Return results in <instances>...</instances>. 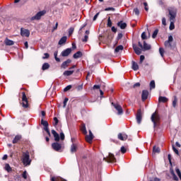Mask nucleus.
Returning a JSON list of instances; mask_svg holds the SVG:
<instances>
[{
	"label": "nucleus",
	"mask_w": 181,
	"mask_h": 181,
	"mask_svg": "<svg viewBox=\"0 0 181 181\" xmlns=\"http://www.w3.org/2000/svg\"><path fill=\"white\" fill-rule=\"evenodd\" d=\"M81 131L83 134V135H87V129L86 128V124L82 125Z\"/></svg>",
	"instance_id": "nucleus-34"
},
{
	"label": "nucleus",
	"mask_w": 181,
	"mask_h": 181,
	"mask_svg": "<svg viewBox=\"0 0 181 181\" xmlns=\"http://www.w3.org/2000/svg\"><path fill=\"white\" fill-rule=\"evenodd\" d=\"M54 56L56 62H60V58L57 57V51L54 52Z\"/></svg>",
	"instance_id": "nucleus-41"
},
{
	"label": "nucleus",
	"mask_w": 181,
	"mask_h": 181,
	"mask_svg": "<svg viewBox=\"0 0 181 181\" xmlns=\"http://www.w3.org/2000/svg\"><path fill=\"white\" fill-rule=\"evenodd\" d=\"M66 136H64V133H63V132H62L60 133V138L59 139H61V141H64Z\"/></svg>",
	"instance_id": "nucleus-46"
},
{
	"label": "nucleus",
	"mask_w": 181,
	"mask_h": 181,
	"mask_svg": "<svg viewBox=\"0 0 181 181\" xmlns=\"http://www.w3.org/2000/svg\"><path fill=\"white\" fill-rule=\"evenodd\" d=\"M45 57H42V59L45 60L46 59H49L50 57V54H49V53H45L44 54Z\"/></svg>",
	"instance_id": "nucleus-51"
},
{
	"label": "nucleus",
	"mask_w": 181,
	"mask_h": 181,
	"mask_svg": "<svg viewBox=\"0 0 181 181\" xmlns=\"http://www.w3.org/2000/svg\"><path fill=\"white\" fill-rule=\"evenodd\" d=\"M72 87H73V86H72L71 85H69V86H66V87L64 88V93L69 91V90H71V88H72Z\"/></svg>",
	"instance_id": "nucleus-42"
},
{
	"label": "nucleus",
	"mask_w": 181,
	"mask_h": 181,
	"mask_svg": "<svg viewBox=\"0 0 181 181\" xmlns=\"http://www.w3.org/2000/svg\"><path fill=\"white\" fill-rule=\"evenodd\" d=\"M77 152V144H72L71 146V153H76Z\"/></svg>",
	"instance_id": "nucleus-22"
},
{
	"label": "nucleus",
	"mask_w": 181,
	"mask_h": 181,
	"mask_svg": "<svg viewBox=\"0 0 181 181\" xmlns=\"http://www.w3.org/2000/svg\"><path fill=\"white\" fill-rule=\"evenodd\" d=\"M174 21H171L170 24V27L169 29L170 30H173V29H175V23H173Z\"/></svg>",
	"instance_id": "nucleus-37"
},
{
	"label": "nucleus",
	"mask_w": 181,
	"mask_h": 181,
	"mask_svg": "<svg viewBox=\"0 0 181 181\" xmlns=\"http://www.w3.org/2000/svg\"><path fill=\"white\" fill-rule=\"evenodd\" d=\"M71 63V59H68L66 61L64 62L61 65V69H67L69 67V64Z\"/></svg>",
	"instance_id": "nucleus-17"
},
{
	"label": "nucleus",
	"mask_w": 181,
	"mask_h": 181,
	"mask_svg": "<svg viewBox=\"0 0 181 181\" xmlns=\"http://www.w3.org/2000/svg\"><path fill=\"white\" fill-rule=\"evenodd\" d=\"M68 102H69L68 98H65V99H64V103H63V104H64V105H63L64 108H66V106L67 105V103H68Z\"/></svg>",
	"instance_id": "nucleus-47"
},
{
	"label": "nucleus",
	"mask_w": 181,
	"mask_h": 181,
	"mask_svg": "<svg viewBox=\"0 0 181 181\" xmlns=\"http://www.w3.org/2000/svg\"><path fill=\"white\" fill-rule=\"evenodd\" d=\"M4 169L6 170V172H8V173H11V172H12V168L8 163L5 164Z\"/></svg>",
	"instance_id": "nucleus-28"
},
{
	"label": "nucleus",
	"mask_w": 181,
	"mask_h": 181,
	"mask_svg": "<svg viewBox=\"0 0 181 181\" xmlns=\"http://www.w3.org/2000/svg\"><path fill=\"white\" fill-rule=\"evenodd\" d=\"M153 153H160V148L156 146H154L153 147Z\"/></svg>",
	"instance_id": "nucleus-32"
},
{
	"label": "nucleus",
	"mask_w": 181,
	"mask_h": 181,
	"mask_svg": "<svg viewBox=\"0 0 181 181\" xmlns=\"http://www.w3.org/2000/svg\"><path fill=\"white\" fill-rule=\"evenodd\" d=\"M117 139H119V141H127V139H128V135L125 133H119L117 134Z\"/></svg>",
	"instance_id": "nucleus-14"
},
{
	"label": "nucleus",
	"mask_w": 181,
	"mask_h": 181,
	"mask_svg": "<svg viewBox=\"0 0 181 181\" xmlns=\"http://www.w3.org/2000/svg\"><path fill=\"white\" fill-rule=\"evenodd\" d=\"M141 39H142V40H145L146 39V33H145V32L142 33Z\"/></svg>",
	"instance_id": "nucleus-54"
},
{
	"label": "nucleus",
	"mask_w": 181,
	"mask_h": 181,
	"mask_svg": "<svg viewBox=\"0 0 181 181\" xmlns=\"http://www.w3.org/2000/svg\"><path fill=\"white\" fill-rule=\"evenodd\" d=\"M149 97V91L148 90H144L141 93V101H146Z\"/></svg>",
	"instance_id": "nucleus-13"
},
{
	"label": "nucleus",
	"mask_w": 181,
	"mask_h": 181,
	"mask_svg": "<svg viewBox=\"0 0 181 181\" xmlns=\"http://www.w3.org/2000/svg\"><path fill=\"white\" fill-rule=\"evenodd\" d=\"M132 70H134V71H136V70H139V66L138 65V64L135 62H132Z\"/></svg>",
	"instance_id": "nucleus-27"
},
{
	"label": "nucleus",
	"mask_w": 181,
	"mask_h": 181,
	"mask_svg": "<svg viewBox=\"0 0 181 181\" xmlns=\"http://www.w3.org/2000/svg\"><path fill=\"white\" fill-rule=\"evenodd\" d=\"M112 105L114 106L115 110L117 111V115H122L124 114V110H122V105L114 103H112Z\"/></svg>",
	"instance_id": "nucleus-7"
},
{
	"label": "nucleus",
	"mask_w": 181,
	"mask_h": 181,
	"mask_svg": "<svg viewBox=\"0 0 181 181\" xmlns=\"http://www.w3.org/2000/svg\"><path fill=\"white\" fill-rule=\"evenodd\" d=\"M21 139H22V136L16 135L13 139V144H18V142H19V141H21Z\"/></svg>",
	"instance_id": "nucleus-24"
},
{
	"label": "nucleus",
	"mask_w": 181,
	"mask_h": 181,
	"mask_svg": "<svg viewBox=\"0 0 181 181\" xmlns=\"http://www.w3.org/2000/svg\"><path fill=\"white\" fill-rule=\"evenodd\" d=\"M22 105L23 108H29V100H28V97L25 92H22Z\"/></svg>",
	"instance_id": "nucleus-3"
},
{
	"label": "nucleus",
	"mask_w": 181,
	"mask_h": 181,
	"mask_svg": "<svg viewBox=\"0 0 181 181\" xmlns=\"http://www.w3.org/2000/svg\"><path fill=\"white\" fill-rule=\"evenodd\" d=\"M73 57L74 59H80V57H83V52L78 51L73 55Z\"/></svg>",
	"instance_id": "nucleus-21"
},
{
	"label": "nucleus",
	"mask_w": 181,
	"mask_h": 181,
	"mask_svg": "<svg viewBox=\"0 0 181 181\" xmlns=\"http://www.w3.org/2000/svg\"><path fill=\"white\" fill-rule=\"evenodd\" d=\"M156 85H155V81H151L150 82V88L152 90V88H155Z\"/></svg>",
	"instance_id": "nucleus-44"
},
{
	"label": "nucleus",
	"mask_w": 181,
	"mask_h": 181,
	"mask_svg": "<svg viewBox=\"0 0 181 181\" xmlns=\"http://www.w3.org/2000/svg\"><path fill=\"white\" fill-rule=\"evenodd\" d=\"M176 104H177V97L174 96V100H173V107L174 108L176 107Z\"/></svg>",
	"instance_id": "nucleus-36"
},
{
	"label": "nucleus",
	"mask_w": 181,
	"mask_h": 181,
	"mask_svg": "<svg viewBox=\"0 0 181 181\" xmlns=\"http://www.w3.org/2000/svg\"><path fill=\"white\" fill-rule=\"evenodd\" d=\"M162 24H163L164 26H166V18H162Z\"/></svg>",
	"instance_id": "nucleus-61"
},
{
	"label": "nucleus",
	"mask_w": 181,
	"mask_h": 181,
	"mask_svg": "<svg viewBox=\"0 0 181 181\" xmlns=\"http://www.w3.org/2000/svg\"><path fill=\"white\" fill-rule=\"evenodd\" d=\"M74 32V28H70L69 29V35L71 36V35H73V33Z\"/></svg>",
	"instance_id": "nucleus-53"
},
{
	"label": "nucleus",
	"mask_w": 181,
	"mask_h": 181,
	"mask_svg": "<svg viewBox=\"0 0 181 181\" xmlns=\"http://www.w3.org/2000/svg\"><path fill=\"white\" fill-rule=\"evenodd\" d=\"M88 41V35H85L84 38L82 40V42H87Z\"/></svg>",
	"instance_id": "nucleus-57"
},
{
	"label": "nucleus",
	"mask_w": 181,
	"mask_h": 181,
	"mask_svg": "<svg viewBox=\"0 0 181 181\" xmlns=\"http://www.w3.org/2000/svg\"><path fill=\"white\" fill-rule=\"evenodd\" d=\"M112 32H114V33H117V28L115 26L112 27Z\"/></svg>",
	"instance_id": "nucleus-64"
},
{
	"label": "nucleus",
	"mask_w": 181,
	"mask_h": 181,
	"mask_svg": "<svg viewBox=\"0 0 181 181\" xmlns=\"http://www.w3.org/2000/svg\"><path fill=\"white\" fill-rule=\"evenodd\" d=\"M107 27L108 28H111V26H112V21H111V17H109L107 18Z\"/></svg>",
	"instance_id": "nucleus-39"
},
{
	"label": "nucleus",
	"mask_w": 181,
	"mask_h": 181,
	"mask_svg": "<svg viewBox=\"0 0 181 181\" xmlns=\"http://www.w3.org/2000/svg\"><path fill=\"white\" fill-rule=\"evenodd\" d=\"M46 14V11H39L35 16L31 17L30 21H40L42 16Z\"/></svg>",
	"instance_id": "nucleus-6"
},
{
	"label": "nucleus",
	"mask_w": 181,
	"mask_h": 181,
	"mask_svg": "<svg viewBox=\"0 0 181 181\" xmlns=\"http://www.w3.org/2000/svg\"><path fill=\"white\" fill-rule=\"evenodd\" d=\"M151 122H153L154 129H159L160 127V116L158 112H155L151 117Z\"/></svg>",
	"instance_id": "nucleus-1"
},
{
	"label": "nucleus",
	"mask_w": 181,
	"mask_h": 181,
	"mask_svg": "<svg viewBox=\"0 0 181 181\" xmlns=\"http://www.w3.org/2000/svg\"><path fill=\"white\" fill-rule=\"evenodd\" d=\"M70 53H71V48H67L62 52L61 56H62V57H67Z\"/></svg>",
	"instance_id": "nucleus-15"
},
{
	"label": "nucleus",
	"mask_w": 181,
	"mask_h": 181,
	"mask_svg": "<svg viewBox=\"0 0 181 181\" xmlns=\"http://www.w3.org/2000/svg\"><path fill=\"white\" fill-rule=\"evenodd\" d=\"M136 119L137 124H141L142 122V110L141 109H139L137 110V113L136 115Z\"/></svg>",
	"instance_id": "nucleus-10"
},
{
	"label": "nucleus",
	"mask_w": 181,
	"mask_h": 181,
	"mask_svg": "<svg viewBox=\"0 0 181 181\" xmlns=\"http://www.w3.org/2000/svg\"><path fill=\"white\" fill-rule=\"evenodd\" d=\"M4 43L6 46H13L15 45V42L13 40H9L8 37L5 39Z\"/></svg>",
	"instance_id": "nucleus-19"
},
{
	"label": "nucleus",
	"mask_w": 181,
	"mask_h": 181,
	"mask_svg": "<svg viewBox=\"0 0 181 181\" xmlns=\"http://www.w3.org/2000/svg\"><path fill=\"white\" fill-rule=\"evenodd\" d=\"M117 26L120 28V29H125L127 28V23H124V21H120L117 23Z\"/></svg>",
	"instance_id": "nucleus-20"
},
{
	"label": "nucleus",
	"mask_w": 181,
	"mask_h": 181,
	"mask_svg": "<svg viewBox=\"0 0 181 181\" xmlns=\"http://www.w3.org/2000/svg\"><path fill=\"white\" fill-rule=\"evenodd\" d=\"M175 172L178 176V177H180V180H181V173H180V170L178 168H175Z\"/></svg>",
	"instance_id": "nucleus-40"
},
{
	"label": "nucleus",
	"mask_w": 181,
	"mask_h": 181,
	"mask_svg": "<svg viewBox=\"0 0 181 181\" xmlns=\"http://www.w3.org/2000/svg\"><path fill=\"white\" fill-rule=\"evenodd\" d=\"M159 53L161 56V57H163L164 54H165V49L162 47L159 48Z\"/></svg>",
	"instance_id": "nucleus-38"
},
{
	"label": "nucleus",
	"mask_w": 181,
	"mask_h": 181,
	"mask_svg": "<svg viewBox=\"0 0 181 181\" xmlns=\"http://www.w3.org/2000/svg\"><path fill=\"white\" fill-rule=\"evenodd\" d=\"M138 45L141 48V49L143 50V52H145L146 50H151V45H148V43H146L145 41H144V45H142V43H141V42H138Z\"/></svg>",
	"instance_id": "nucleus-8"
},
{
	"label": "nucleus",
	"mask_w": 181,
	"mask_h": 181,
	"mask_svg": "<svg viewBox=\"0 0 181 181\" xmlns=\"http://www.w3.org/2000/svg\"><path fill=\"white\" fill-rule=\"evenodd\" d=\"M169 101V99L165 96H160L158 98V103H168Z\"/></svg>",
	"instance_id": "nucleus-23"
},
{
	"label": "nucleus",
	"mask_w": 181,
	"mask_h": 181,
	"mask_svg": "<svg viewBox=\"0 0 181 181\" xmlns=\"http://www.w3.org/2000/svg\"><path fill=\"white\" fill-rule=\"evenodd\" d=\"M133 49L134 51V52L136 53V54H138L139 56V54H141L142 53V49H141V48L138 47V46H136V45L133 44Z\"/></svg>",
	"instance_id": "nucleus-18"
},
{
	"label": "nucleus",
	"mask_w": 181,
	"mask_h": 181,
	"mask_svg": "<svg viewBox=\"0 0 181 181\" xmlns=\"http://www.w3.org/2000/svg\"><path fill=\"white\" fill-rule=\"evenodd\" d=\"M122 36H123L122 33H119L117 37V40H119L122 39Z\"/></svg>",
	"instance_id": "nucleus-58"
},
{
	"label": "nucleus",
	"mask_w": 181,
	"mask_h": 181,
	"mask_svg": "<svg viewBox=\"0 0 181 181\" xmlns=\"http://www.w3.org/2000/svg\"><path fill=\"white\" fill-rule=\"evenodd\" d=\"M158 33H159V30H155L152 35L153 39H156V37L158 36Z\"/></svg>",
	"instance_id": "nucleus-35"
},
{
	"label": "nucleus",
	"mask_w": 181,
	"mask_h": 181,
	"mask_svg": "<svg viewBox=\"0 0 181 181\" xmlns=\"http://www.w3.org/2000/svg\"><path fill=\"white\" fill-rule=\"evenodd\" d=\"M21 162L24 166H30L32 159H30V154L29 151L23 152L21 156Z\"/></svg>",
	"instance_id": "nucleus-2"
},
{
	"label": "nucleus",
	"mask_w": 181,
	"mask_h": 181,
	"mask_svg": "<svg viewBox=\"0 0 181 181\" xmlns=\"http://www.w3.org/2000/svg\"><path fill=\"white\" fill-rule=\"evenodd\" d=\"M52 148L54 149V151H56V152H60V150L62 148V144H59V141L52 143Z\"/></svg>",
	"instance_id": "nucleus-9"
},
{
	"label": "nucleus",
	"mask_w": 181,
	"mask_h": 181,
	"mask_svg": "<svg viewBox=\"0 0 181 181\" xmlns=\"http://www.w3.org/2000/svg\"><path fill=\"white\" fill-rule=\"evenodd\" d=\"M21 35L23 37H29V36H30V31H29V30H28V29L21 28Z\"/></svg>",
	"instance_id": "nucleus-11"
},
{
	"label": "nucleus",
	"mask_w": 181,
	"mask_h": 181,
	"mask_svg": "<svg viewBox=\"0 0 181 181\" xmlns=\"http://www.w3.org/2000/svg\"><path fill=\"white\" fill-rule=\"evenodd\" d=\"M172 42H173V36L170 35L168 37V40L165 41V42H164L165 47H170V48H172V44H171Z\"/></svg>",
	"instance_id": "nucleus-12"
},
{
	"label": "nucleus",
	"mask_w": 181,
	"mask_h": 181,
	"mask_svg": "<svg viewBox=\"0 0 181 181\" xmlns=\"http://www.w3.org/2000/svg\"><path fill=\"white\" fill-rule=\"evenodd\" d=\"M100 88V85L93 86V90H99Z\"/></svg>",
	"instance_id": "nucleus-63"
},
{
	"label": "nucleus",
	"mask_w": 181,
	"mask_h": 181,
	"mask_svg": "<svg viewBox=\"0 0 181 181\" xmlns=\"http://www.w3.org/2000/svg\"><path fill=\"white\" fill-rule=\"evenodd\" d=\"M119 50H124V46H122V45H118V46L115 49V53H119Z\"/></svg>",
	"instance_id": "nucleus-33"
},
{
	"label": "nucleus",
	"mask_w": 181,
	"mask_h": 181,
	"mask_svg": "<svg viewBox=\"0 0 181 181\" xmlns=\"http://www.w3.org/2000/svg\"><path fill=\"white\" fill-rule=\"evenodd\" d=\"M104 160L108 162V163H115V162H117V158H115L114 154L109 153L108 156L107 158H104Z\"/></svg>",
	"instance_id": "nucleus-5"
},
{
	"label": "nucleus",
	"mask_w": 181,
	"mask_h": 181,
	"mask_svg": "<svg viewBox=\"0 0 181 181\" xmlns=\"http://www.w3.org/2000/svg\"><path fill=\"white\" fill-rule=\"evenodd\" d=\"M51 132H52V135L54 136L55 142H59L60 141V136L59 135V134L54 129H52L51 131Z\"/></svg>",
	"instance_id": "nucleus-16"
},
{
	"label": "nucleus",
	"mask_w": 181,
	"mask_h": 181,
	"mask_svg": "<svg viewBox=\"0 0 181 181\" xmlns=\"http://www.w3.org/2000/svg\"><path fill=\"white\" fill-rule=\"evenodd\" d=\"M41 125H43L44 130L46 129V128H49V122L43 119H41Z\"/></svg>",
	"instance_id": "nucleus-26"
},
{
	"label": "nucleus",
	"mask_w": 181,
	"mask_h": 181,
	"mask_svg": "<svg viewBox=\"0 0 181 181\" xmlns=\"http://www.w3.org/2000/svg\"><path fill=\"white\" fill-rule=\"evenodd\" d=\"M76 88L78 91H81L83 90V85H79Z\"/></svg>",
	"instance_id": "nucleus-62"
},
{
	"label": "nucleus",
	"mask_w": 181,
	"mask_h": 181,
	"mask_svg": "<svg viewBox=\"0 0 181 181\" xmlns=\"http://www.w3.org/2000/svg\"><path fill=\"white\" fill-rule=\"evenodd\" d=\"M22 176H23V179H25V180L28 179V172L27 171H24L23 173Z\"/></svg>",
	"instance_id": "nucleus-50"
},
{
	"label": "nucleus",
	"mask_w": 181,
	"mask_h": 181,
	"mask_svg": "<svg viewBox=\"0 0 181 181\" xmlns=\"http://www.w3.org/2000/svg\"><path fill=\"white\" fill-rule=\"evenodd\" d=\"M169 16H170V21H175L176 19V13H177V11L175 8H170L168 9Z\"/></svg>",
	"instance_id": "nucleus-4"
},
{
	"label": "nucleus",
	"mask_w": 181,
	"mask_h": 181,
	"mask_svg": "<svg viewBox=\"0 0 181 181\" xmlns=\"http://www.w3.org/2000/svg\"><path fill=\"white\" fill-rule=\"evenodd\" d=\"M173 150L174 151L175 153H176L177 155H179V150H177V148L175 147V145H173Z\"/></svg>",
	"instance_id": "nucleus-52"
},
{
	"label": "nucleus",
	"mask_w": 181,
	"mask_h": 181,
	"mask_svg": "<svg viewBox=\"0 0 181 181\" xmlns=\"http://www.w3.org/2000/svg\"><path fill=\"white\" fill-rule=\"evenodd\" d=\"M168 160L170 162V165H172V155L168 154Z\"/></svg>",
	"instance_id": "nucleus-60"
},
{
	"label": "nucleus",
	"mask_w": 181,
	"mask_h": 181,
	"mask_svg": "<svg viewBox=\"0 0 181 181\" xmlns=\"http://www.w3.org/2000/svg\"><path fill=\"white\" fill-rule=\"evenodd\" d=\"M144 60H145V56L141 55L140 56V61H139L140 64H142V63H144Z\"/></svg>",
	"instance_id": "nucleus-49"
},
{
	"label": "nucleus",
	"mask_w": 181,
	"mask_h": 181,
	"mask_svg": "<svg viewBox=\"0 0 181 181\" xmlns=\"http://www.w3.org/2000/svg\"><path fill=\"white\" fill-rule=\"evenodd\" d=\"M93 139H94V137H92L91 136L89 135L86 136V141L88 144H91V142H93Z\"/></svg>",
	"instance_id": "nucleus-31"
},
{
	"label": "nucleus",
	"mask_w": 181,
	"mask_h": 181,
	"mask_svg": "<svg viewBox=\"0 0 181 181\" xmlns=\"http://www.w3.org/2000/svg\"><path fill=\"white\" fill-rule=\"evenodd\" d=\"M45 131L47 132V135L49 136H52V134H50V130H49V128H46Z\"/></svg>",
	"instance_id": "nucleus-59"
},
{
	"label": "nucleus",
	"mask_w": 181,
	"mask_h": 181,
	"mask_svg": "<svg viewBox=\"0 0 181 181\" xmlns=\"http://www.w3.org/2000/svg\"><path fill=\"white\" fill-rule=\"evenodd\" d=\"M134 13H135V15H136L137 16L139 15L140 12H139V9L138 8H135L133 10Z\"/></svg>",
	"instance_id": "nucleus-45"
},
{
	"label": "nucleus",
	"mask_w": 181,
	"mask_h": 181,
	"mask_svg": "<svg viewBox=\"0 0 181 181\" xmlns=\"http://www.w3.org/2000/svg\"><path fill=\"white\" fill-rule=\"evenodd\" d=\"M120 152H122V153H127V148H125V146H122L120 148Z\"/></svg>",
	"instance_id": "nucleus-43"
},
{
	"label": "nucleus",
	"mask_w": 181,
	"mask_h": 181,
	"mask_svg": "<svg viewBox=\"0 0 181 181\" xmlns=\"http://www.w3.org/2000/svg\"><path fill=\"white\" fill-rule=\"evenodd\" d=\"M49 69H50V64H49V63L45 62L42 64V70H43V71H45V70H47Z\"/></svg>",
	"instance_id": "nucleus-29"
},
{
	"label": "nucleus",
	"mask_w": 181,
	"mask_h": 181,
	"mask_svg": "<svg viewBox=\"0 0 181 181\" xmlns=\"http://www.w3.org/2000/svg\"><path fill=\"white\" fill-rule=\"evenodd\" d=\"M66 42H67V37H66V36H64V37H62L59 40V42H58V45H64V43H66Z\"/></svg>",
	"instance_id": "nucleus-25"
},
{
	"label": "nucleus",
	"mask_w": 181,
	"mask_h": 181,
	"mask_svg": "<svg viewBox=\"0 0 181 181\" xmlns=\"http://www.w3.org/2000/svg\"><path fill=\"white\" fill-rule=\"evenodd\" d=\"M136 87H141V83L137 82L133 85V88H136Z\"/></svg>",
	"instance_id": "nucleus-55"
},
{
	"label": "nucleus",
	"mask_w": 181,
	"mask_h": 181,
	"mask_svg": "<svg viewBox=\"0 0 181 181\" xmlns=\"http://www.w3.org/2000/svg\"><path fill=\"white\" fill-rule=\"evenodd\" d=\"M105 11H115V8L114 7H109V8H105Z\"/></svg>",
	"instance_id": "nucleus-56"
},
{
	"label": "nucleus",
	"mask_w": 181,
	"mask_h": 181,
	"mask_svg": "<svg viewBox=\"0 0 181 181\" xmlns=\"http://www.w3.org/2000/svg\"><path fill=\"white\" fill-rule=\"evenodd\" d=\"M54 124H53L54 127H56L59 124V119L57 117H54Z\"/></svg>",
	"instance_id": "nucleus-48"
},
{
	"label": "nucleus",
	"mask_w": 181,
	"mask_h": 181,
	"mask_svg": "<svg viewBox=\"0 0 181 181\" xmlns=\"http://www.w3.org/2000/svg\"><path fill=\"white\" fill-rule=\"evenodd\" d=\"M74 73V71H65L63 73V75L65 76L66 77H69V76H71Z\"/></svg>",
	"instance_id": "nucleus-30"
}]
</instances>
